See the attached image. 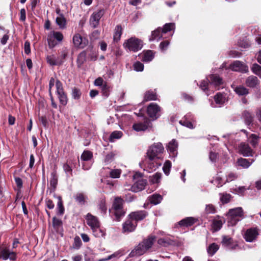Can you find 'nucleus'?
<instances>
[{
  "label": "nucleus",
  "mask_w": 261,
  "mask_h": 261,
  "mask_svg": "<svg viewBox=\"0 0 261 261\" xmlns=\"http://www.w3.org/2000/svg\"><path fill=\"white\" fill-rule=\"evenodd\" d=\"M0 258L3 260L9 259L12 260H15L16 259V253L14 251H10L6 247L3 248L0 252Z\"/></svg>",
  "instance_id": "obj_11"
},
{
  "label": "nucleus",
  "mask_w": 261,
  "mask_h": 261,
  "mask_svg": "<svg viewBox=\"0 0 261 261\" xmlns=\"http://www.w3.org/2000/svg\"><path fill=\"white\" fill-rule=\"evenodd\" d=\"M122 35V28L121 25H118L115 27V32L113 36V39L115 41L120 40Z\"/></svg>",
  "instance_id": "obj_28"
},
{
  "label": "nucleus",
  "mask_w": 261,
  "mask_h": 261,
  "mask_svg": "<svg viewBox=\"0 0 261 261\" xmlns=\"http://www.w3.org/2000/svg\"><path fill=\"white\" fill-rule=\"evenodd\" d=\"M123 46L130 51L136 52L142 48L143 42L137 38L132 37L124 42Z\"/></svg>",
  "instance_id": "obj_3"
},
{
  "label": "nucleus",
  "mask_w": 261,
  "mask_h": 261,
  "mask_svg": "<svg viewBox=\"0 0 261 261\" xmlns=\"http://www.w3.org/2000/svg\"><path fill=\"white\" fill-rule=\"evenodd\" d=\"M149 123V121H146L144 123H135L133 125V128L137 132L144 131L147 128Z\"/></svg>",
  "instance_id": "obj_20"
},
{
  "label": "nucleus",
  "mask_w": 261,
  "mask_h": 261,
  "mask_svg": "<svg viewBox=\"0 0 261 261\" xmlns=\"http://www.w3.org/2000/svg\"><path fill=\"white\" fill-rule=\"evenodd\" d=\"M74 198L80 204L84 205L85 203L86 197L83 193H78L74 196Z\"/></svg>",
  "instance_id": "obj_33"
},
{
  "label": "nucleus",
  "mask_w": 261,
  "mask_h": 261,
  "mask_svg": "<svg viewBox=\"0 0 261 261\" xmlns=\"http://www.w3.org/2000/svg\"><path fill=\"white\" fill-rule=\"evenodd\" d=\"M179 123L184 125V126H185L188 128H194V126H193V124L190 122V121H186V120H180L179 121Z\"/></svg>",
  "instance_id": "obj_61"
},
{
  "label": "nucleus",
  "mask_w": 261,
  "mask_h": 261,
  "mask_svg": "<svg viewBox=\"0 0 261 261\" xmlns=\"http://www.w3.org/2000/svg\"><path fill=\"white\" fill-rule=\"evenodd\" d=\"M56 92L58 95V98L59 99L60 103L63 105H66L67 102V98L66 94L65 93L62 83L57 80L56 82Z\"/></svg>",
  "instance_id": "obj_8"
},
{
  "label": "nucleus",
  "mask_w": 261,
  "mask_h": 261,
  "mask_svg": "<svg viewBox=\"0 0 261 261\" xmlns=\"http://www.w3.org/2000/svg\"><path fill=\"white\" fill-rule=\"evenodd\" d=\"M259 235V229L252 227L246 230V241L252 242L255 241Z\"/></svg>",
  "instance_id": "obj_10"
},
{
  "label": "nucleus",
  "mask_w": 261,
  "mask_h": 261,
  "mask_svg": "<svg viewBox=\"0 0 261 261\" xmlns=\"http://www.w3.org/2000/svg\"><path fill=\"white\" fill-rule=\"evenodd\" d=\"M134 68L137 71H142L144 69V65L140 62H137L134 64Z\"/></svg>",
  "instance_id": "obj_51"
},
{
  "label": "nucleus",
  "mask_w": 261,
  "mask_h": 261,
  "mask_svg": "<svg viewBox=\"0 0 261 261\" xmlns=\"http://www.w3.org/2000/svg\"><path fill=\"white\" fill-rule=\"evenodd\" d=\"M81 93L80 90L74 88L72 92V96L74 99H79L81 97Z\"/></svg>",
  "instance_id": "obj_52"
},
{
  "label": "nucleus",
  "mask_w": 261,
  "mask_h": 261,
  "mask_svg": "<svg viewBox=\"0 0 261 261\" xmlns=\"http://www.w3.org/2000/svg\"><path fill=\"white\" fill-rule=\"evenodd\" d=\"M156 99V95L153 92L148 91L144 95V100L147 101Z\"/></svg>",
  "instance_id": "obj_37"
},
{
  "label": "nucleus",
  "mask_w": 261,
  "mask_h": 261,
  "mask_svg": "<svg viewBox=\"0 0 261 261\" xmlns=\"http://www.w3.org/2000/svg\"><path fill=\"white\" fill-rule=\"evenodd\" d=\"M147 212L144 211H137L131 213L128 217L133 220L138 222L144 219L147 216Z\"/></svg>",
  "instance_id": "obj_13"
},
{
  "label": "nucleus",
  "mask_w": 261,
  "mask_h": 261,
  "mask_svg": "<svg viewBox=\"0 0 261 261\" xmlns=\"http://www.w3.org/2000/svg\"><path fill=\"white\" fill-rule=\"evenodd\" d=\"M164 147L160 142L154 143L147 150V156L150 161L162 160Z\"/></svg>",
  "instance_id": "obj_1"
},
{
  "label": "nucleus",
  "mask_w": 261,
  "mask_h": 261,
  "mask_svg": "<svg viewBox=\"0 0 261 261\" xmlns=\"http://www.w3.org/2000/svg\"><path fill=\"white\" fill-rule=\"evenodd\" d=\"M175 28V24L173 23H166L164 25L162 29V33H166L167 32L174 29Z\"/></svg>",
  "instance_id": "obj_46"
},
{
  "label": "nucleus",
  "mask_w": 261,
  "mask_h": 261,
  "mask_svg": "<svg viewBox=\"0 0 261 261\" xmlns=\"http://www.w3.org/2000/svg\"><path fill=\"white\" fill-rule=\"evenodd\" d=\"M232 242V239L228 236H223L222 237V244L224 246L229 247L230 248H232L231 243Z\"/></svg>",
  "instance_id": "obj_36"
},
{
  "label": "nucleus",
  "mask_w": 261,
  "mask_h": 261,
  "mask_svg": "<svg viewBox=\"0 0 261 261\" xmlns=\"http://www.w3.org/2000/svg\"><path fill=\"white\" fill-rule=\"evenodd\" d=\"M121 174V170L118 169H113L110 172V177L113 178H119Z\"/></svg>",
  "instance_id": "obj_42"
},
{
  "label": "nucleus",
  "mask_w": 261,
  "mask_h": 261,
  "mask_svg": "<svg viewBox=\"0 0 261 261\" xmlns=\"http://www.w3.org/2000/svg\"><path fill=\"white\" fill-rule=\"evenodd\" d=\"M144 245L142 243H140L136 248L131 252L130 255L132 256L141 255L144 254L147 249L144 246Z\"/></svg>",
  "instance_id": "obj_19"
},
{
  "label": "nucleus",
  "mask_w": 261,
  "mask_h": 261,
  "mask_svg": "<svg viewBox=\"0 0 261 261\" xmlns=\"http://www.w3.org/2000/svg\"><path fill=\"white\" fill-rule=\"evenodd\" d=\"M82 244V243L80 238L79 236H76L74 239V243L72 245L73 248L78 249L81 247Z\"/></svg>",
  "instance_id": "obj_47"
},
{
  "label": "nucleus",
  "mask_w": 261,
  "mask_h": 261,
  "mask_svg": "<svg viewBox=\"0 0 261 261\" xmlns=\"http://www.w3.org/2000/svg\"><path fill=\"white\" fill-rule=\"evenodd\" d=\"M161 177V174L156 173L152 176L150 177V180L152 183H158Z\"/></svg>",
  "instance_id": "obj_49"
},
{
  "label": "nucleus",
  "mask_w": 261,
  "mask_h": 261,
  "mask_svg": "<svg viewBox=\"0 0 261 261\" xmlns=\"http://www.w3.org/2000/svg\"><path fill=\"white\" fill-rule=\"evenodd\" d=\"M171 168V162L169 160L166 161L163 166V170L164 173L166 175H168L169 174Z\"/></svg>",
  "instance_id": "obj_45"
},
{
  "label": "nucleus",
  "mask_w": 261,
  "mask_h": 261,
  "mask_svg": "<svg viewBox=\"0 0 261 261\" xmlns=\"http://www.w3.org/2000/svg\"><path fill=\"white\" fill-rule=\"evenodd\" d=\"M134 180L137 179L132 186L125 185L126 189L134 192H138L143 190L146 185V180L142 178L140 173H136L133 176Z\"/></svg>",
  "instance_id": "obj_2"
},
{
  "label": "nucleus",
  "mask_w": 261,
  "mask_h": 261,
  "mask_svg": "<svg viewBox=\"0 0 261 261\" xmlns=\"http://www.w3.org/2000/svg\"><path fill=\"white\" fill-rule=\"evenodd\" d=\"M246 124L250 126L253 120L252 116L248 113H246Z\"/></svg>",
  "instance_id": "obj_62"
},
{
  "label": "nucleus",
  "mask_w": 261,
  "mask_h": 261,
  "mask_svg": "<svg viewBox=\"0 0 261 261\" xmlns=\"http://www.w3.org/2000/svg\"><path fill=\"white\" fill-rule=\"evenodd\" d=\"M56 23L61 29H63L66 25V19L63 16L57 17Z\"/></svg>",
  "instance_id": "obj_40"
},
{
  "label": "nucleus",
  "mask_w": 261,
  "mask_h": 261,
  "mask_svg": "<svg viewBox=\"0 0 261 261\" xmlns=\"http://www.w3.org/2000/svg\"><path fill=\"white\" fill-rule=\"evenodd\" d=\"M137 225V222L129 218L123 224V232H130L133 231L135 229Z\"/></svg>",
  "instance_id": "obj_12"
},
{
  "label": "nucleus",
  "mask_w": 261,
  "mask_h": 261,
  "mask_svg": "<svg viewBox=\"0 0 261 261\" xmlns=\"http://www.w3.org/2000/svg\"><path fill=\"white\" fill-rule=\"evenodd\" d=\"M54 39L61 42L63 39V35L60 32H50L47 36V42L49 48H53L56 45L57 43L55 42Z\"/></svg>",
  "instance_id": "obj_7"
},
{
  "label": "nucleus",
  "mask_w": 261,
  "mask_h": 261,
  "mask_svg": "<svg viewBox=\"0 0 261 261\" xmlns=\"http://www.w3.org/2000/svg\"><path fill=\"white\" fill-rule=\"evenodd\" d=\"M211 83L215 87H218L222 84V80L218 75H212L210 76Z\"/></svg>",
  "instance_id": "obj_25"
},
{
  "label": "nucleus",
  "mask_w": 261,
  "mask_h": 261,
  "mask_svg": "<svg viewBox=\"0 0 261 261\" xmlns=\"http://www.w3.org/2000/svg\"><path fill=\"white\" fill-rule=\"evenodd\" d=\"M63 167L64 171L66 172L67 175H70L72 174V170L68 164H64Z\"/></svg>",
  "instance_id": "obj_58"
},
{
  "label": "nucleus",
  "mask_w": 261,
  "mask_h": 261,
  "mask_svg": "<svg viewBox=\"0 0 261 261\" xmlns=\"http://www.w3.org/2000/svg\"><path fill=\"white\" fill-rule=\"evenodd\" d=\"M234 90L239 95H243L245 94V88L242 86L236 87L234 88Z\"/></svg>",
  "instance_id": "obj_55"
},
{
  "label": "nucleus",
  "mask_w": 261,
  "mask_h": 261,
  "mask_svg": "<svg viewBox=\"0 0 261 261\" xmlns=\"http://www.w3.org/2000/svg\"><path fill=\"white\" fill-rule=\"evenodd\" d=\"M227 215L229 222L231 225H234L243 216V210L240 207L230 209Z\"/></svg>",
  "instance_id": "obj_4"
},
{
  "label": "nucleus",
  "mask_w": 261,
  "mask_h": 261,
  "mask_svg": "<svg viewBox=\"0 0 261 261\" xmlns=\"http://www.w3.org/2000/svg\"><path fill=\"white\" fill-rule=\"evenodd\" d=\"M114 157V154L112 152H111V153L108 154L106 156V158L105 159V162L106 164L111 163L113 160Z\"/></svg>",
  "instance_id": "obj_59"
},
{
  "label": "nucleus",
  "mask_w": 261,
  "mask_h": 261,
  "mask_svg": "<svg viewBox=\"0 0 261 261\" xmlns=\"http://www.w3.org/2000/svg\"><path fill=\"white\" fill-rule=\"evenodd\" d=\"M162 29L160 28H158L152 32L151 35L149 38V41H151L155 39H160L162 37Z\"/></svg>",
  "instance_id": "obj_23"
},
{
  "label": "nucleus",
  "mask_w": 261,
  "mask_h": 261,
  "mask_svg": "<svg viewBox=\"0 0 261 261\" xmlns=\"http://www.w3.org/2000/svg\"><path fill=\"white\" fill-rule=\"evenodd\" d=\"M246 136L247 137L248 142L252 146L255 147L258 143L259 136L256 134H251L246 132Z\"/></svg>",
  "instance_id": "obj_14"
},
{
  "label": "nucleus",
  "mask_w": 261,
  "mask_h": 261,
  "mask_svg": "<svg viewBox=\"0 0 261 261\" xmlns=\"http://www.w3.org/2000/svg\"><path fill=\"white\" fill-rule=\"evenodd\" d=\"M214 99L216 103L221 105H223L226 100L225 97L220 93H217L215 95Z\"/></svg>",
  "instance_id": "obj_34"
},
{
  "label": "nucleus",
  "mask_w": 261,
  "mask_h": 261,
  "mask_svg": "<svg viewBox=\"0 0 261 261\" xmlns=\"http://www.w3.org/2000/svg\"><path fill=\"white\" fill-rule=\"evenodd\" d=\"M162 200V197L159 194H153L149 197L150 202L155 205L160 203Z\"/></svg>",
  "instance_id": "obj_30"
},
{
  "label": "nucleus",
  "mask_w": 261,
  "mask_h": 261,
  "mask_svg": "<svg viewBox=\"0 0 261 261\" xmlns=\"http://www.w3.org/2000/svg\"><path fill=\"white\" fill-rule=\"evenodd\" d=\"M105 12L106 10L104 9H100L94 11L90 17V26L93 28H96L99 25L100 18L104 15Z\"/></svg>",
  "instance_id": "obj_6"
},
{
  "label": "nucleus",
  "mask_w": 261,
  "mask_h": 261,
  "mask_svg": "<svg viewBox=\"0 0 261 261\" xmlns=\"http://www.w3.org/2000/svg\"><path fill=\"white\" fill-rule=\"evenodd\" d=\"M196 222L193 217H187L179 222V225L181 226L188 227L192 225Z\"/></svg>",
  "instance_id": "obj_21"
},
{
  "label": "nucleus",
  "mask_w": 261,
  "mask_h": 261,
  "mask_svg": "<svg viewBox=\"0 0 261 261\" xmlns=\"http://www.w3.org/2000/svg\"><path fill=\"white\" fill-rule=\"evenodd\" d=\"M153 58L154 55L152 51L148 50L144 52L142 60L144 62H149L151 61L153 59Z\"/></svg>",
  "instance_id": "obj_32"
},
{
  "label": "nucleus",
  "mask_w": 261,
  "mask_h": 261,
  "mask_svg": "<svg viewBox=\"0 0 261 261\" xmlns=\"http://www.w3.org/2000/svg\"><path fill=\"white\" fill-rule=\"evenodd\" d=\"M47 62L51 66L59 65L62 64V61L56 59L54 55L47 56L46 57Z\"/></svg>",
  "instance_id": "obj_24"
},
{
  "label": "nucleus",
  "mask_w": 261,
  "mask_h": 261,
  "mask_svg": "<svg viewBox=\"0 0 261 261\" xmlns=\"http://www.w3.org/2000/svg\"><path fill=\"white\" fill-rule=\"evenodd\" d=\"M160 107L155 103H151L147 107V112L148 116L153 120L160 116Z\"/></svg>",
  "instance_id": "obj_9"
},
{
  "label": "nucleus",
  "mask_w": 261,
  "mask_h": 261,
  "mask_svg": "<svg viewBox=\"0 0 261 261\" xmlns=\"http://www.w3.org/2000/svg\"><path fill=\"white\" fill-rule=\"evenodd\" d=\"M57 178L56 174L54 173H51V178L50 180V184L51 187L55 188L57 184Z\"/></svg>",
  "instance_id": "obj_56"
},
{
  "label": "nucleus",
  "mask_w": 261,
  "mask_h": 261,
  "mask_svg": "<svg viewBox=\"0 0 261 261\" xmlns=\"http://www.w3.org/2000/svg\"><path fill=\"white\" fill-rule=\"evenodd\" d=\"M123 199L121 197H117L115 198L113 204V210L117 221H119V219L125 214V212L123 210Z\"/></svg>",
  "instance_id": "obj_5"
},
{
  "label": "nucleus",
  "mask_w": 261,
  "mask_h": 261,
  "mask_svg": "<svg viewBox=\"0 0 261 261\" xmlns=\"http://www.w3.org/2000/svg\"><path fill=\"white\" fill-rule=\"evenodd\" d=\"M219 246L214 243L210 244L207 248V252L210 256H213L219 249Z\"/></svg>",
  "instance_id": "obj_27"
},
{
  "label": "nucleus",
  "mask_w": 261,
  "mask_h": 261,
  "mask_svg": "<svg viewBox=\"0 0 261 261\" xmlns=\"http://www.w3.org/2000/svg\"><path fill=\"white\" fill-rule=\"evenodd\" d=\"M205 212L207 214H214L216 212V209L213 205L209 204L206 205Z\"/></svg>",
  "instance_id": "obj_50"
},
{
  "label": "nucleus",
  "mask_w": 261,
  "mask_h": 261,
  "mask_svg": "<svg viewBox=\"0 0 261 261\" xmlns=\"http://www.w3.org/2000/svg\"><path fill=\"white\" fill-rule=\"evenodd\" d=\"M93 156L92 153L90 151H84L81 155V159L85 161L90 160Z\"/></svg>",
  "instance_id": "obj_41"
},
{
  "label": "nucleus",
  "mask_w": 261,
  "mask_h": 261,
  "mask_svg": "<svg viewBox=\"0 0 261 261\" xmlns=\"http://www.w3.org/2000/svg\"><path fill=\"white\" fill-rule=\"evenodd\" d=\"M62 225V221L57 219L56 217H54L53 219V225L56 229H58Z\"/></svg>",
  "instance_id": "obj_48"
},
{
  "label": "nucleus",
  "mask_w": 261,
  "mask_h": 261,
  "mask_svg": "<svg viewBox=\"0 0 261 261\" xmlns=\"http://www.w3.org/2000/svg\"><path fill=\"white\" fill-rule=\"evenodd\" d=\"M72 40L74 46L77 47L83 48L87 44L86 41L84 40L82 36L79 34L73 36Z\"/></svg>",
  "instance_id": "obj_15"
},
{
  "label": "nucleus",
  "mask_w": 261,
  "mask_h": 261,
  "mask_svg": "<svg viewBox=\"0 0 261 261\" xmlns=\"http://www.w3.org/2000/svg\"><path fill=\"white\" fill-rule=\"evenodd\" d=\"M86 220L87 224L91 227V229L96 226H98V225L100 224L97 218L90 213H88L86 215Z\"/></svg>",
  "instance_id": "obj_16"
},
{
  "label": "nucleus",
  "mask_w": 261,
  "mask_h": 261,
  "mask_svg": "<svg viewBox=\"0 0 261 261\" xmlns=\"http://www.w3.org/2000/svg\"><path fill=\"white\" fill-rule=\"evenodd\" d=\"M237 175L233 173H230L226 177V181L230 182L237 178Z\"/></svg>",
  "instance_id": "obj_64"
},
{
  "label": "nucleus",
  "mask_w": 261,
  "mask_h": 261,
  "mask_svg": "<svg viewBox=\"0 0 261 261\" xmlns=\"http://www.w3.org/2000/svg\"><path fill=\"white\" fill-rule=\"evenodd\" d=\"M177 147L178 143L174 139H173L168 143L167 150L173 156H175L177 154Z\"/></svg>",
  "instance_id": "obj_18"
},
{
  "label": "nucleus",
  "mask_w": 261,
  "mask_h": 261,
  "mask_svg": "<svg viewBox=\"0 0 261 261\" xmlns=\"http://www.w3.org/2000/svg\"><path fill=\"white\" fill-rule=\"evenodd\" d=\"M224 220L219 216L215 218L213 221L212 227L214 231L219 230L224 223Z\"/></svg>",
  "instance_id": "obj_17"
},
{
  "label": "nucleus",
  "mask_w": 261,
  "mask_h": 261,
  "mask_svg": "<svg viewBox=\"0 0 261 261\" xmlns=\"http://www.w3.org/2000/svg\"><path fill=\"white\" fill-rule=\"evenodd\" d=\"M244 68V65L242 62L239 61H236L230 66L232 70L235 71H240Z\"/></svg>",
  "instance_id": "obj_29"
},
{
  "label": "nucleus",
  "mask_w": 261,
  "mask_h": 261,
  "mask_svg": "<svg viewBox=\"0 0 261 261\" xmlns=\"http://www.w3.org/2000/svg\"><path fill=\"white\" fill-rule=\"evenodd\" d=\"M26 19L25 15V10L22 8L20 11V20L21 21H24Z\"/></svg>",
  "instance_id": "obj_63"
},
{
  "label": "nucleus",
  "mask_w": 261,
  "mask_h": 261,
  "mask_svg": "<svg viewBox=\"0 0 261 261\" xmlns=\"http://www.w3.org/2000/svg\"><path fill=\"white\" fill-rule=\"evenodd\" d=\"M246 84L250 87H255L259 84V81L257 77L250 76L246 81Z\"/></svg>",
  "instance_id": "obj_22"
},
{
  "label": "nucleus",
  "mask_w": 261,
  "mask_h": 261,
  "mask_svg": "<svg viewBox=\"0 0 261 261\" xmlns=\"http://www.w3.org/2000/svg\"><path fill=\"white\" fill-rule=\"evenodd\" d=\"M98 206L102 213L103 214L106 213L107 208L106 205V201L105 200L102 199L100 201Z\"/></svg>",
  "instance_id": "obj_53"
},
{
  "label": "nucleus",
  "mask_w": 261,
  "mask_h": 261,
  "mask_svg": "<svg viewBox=\"0 0 261 261\" xmlns=\"http://www.w3.org/2000/svg\"><path fill=\"white\" fill-rule=\"evenodd\" d=\"M170 44V42L168 40L162 41L160 43V48L162 51H165L167 49Z\"/></svg>",
  "instance_id": "obj_57"
},
{
  "label": "nucleus",
  "mask_w": 261,
  "mask_h": 261,
  "mask_svg": "<svg viewBox=\"0 0 261 261\" xmlns=\"http://www.w3.org/2000/svg\"><path fill=\"white\" fill-rule=\"evenodd\" d=\"M68 50L66 48H64L61 52V55L59 58L58 60L59 61H62V62L63 60L66 58L68 54Z\"/></svg>",
  "instance_id": "obj_60"
},
{
  "label": "nucleus",
  "mask_w": 261,
  "mask_h": 261,
  "mask_svg": "<svg viewBox=\"0 0 261 261\" xmlns=\"http://www.w3.org/2000/svg\"><path fill=\"white\" fill-rule=\"evenodd\" d=\"M252 71L261 78V66L257 64H253L251 67Z\"/></svg>",
  "instance_id": "obj_38"
},
{
  "label": "nucleus",
  "mask_w": 261,
  "mask_h": 261,
  "mask_svg": "<svg viewBox=\"0 0 261 261\" xmlns=\"http://www.w3.org/2000/svg\"><path fill=\"white\" fill-rule=\"evenodd\" d=\"M86 60V53L85 51H82L81 53L77 58V66L79 67H81V66L84 64V63Z\"/></svg>",
  "instance_id": "obj_31"
},
{
  "label": "nucleus",
  "mask_w": 261,
  "mask_h": 261,
  "mask_svg": "<svg viewBox=\"0 0 261 261\" xmlns=\"http://www.w3.org/2000/svg\"><path fill=\"white\" fill-rule=\"evenodd\" d=\"M93 234L96 237H102L105 235V231L102 230L100 227V224L98 226H95L92 228Z\"/></svg>",
  "instance_id": "obj_26"
},
{
  "label": "nucleus",
  "mask_w": 261,
  "mask_h": 261,
  "mask_svg": "<svg viewBox=\"0 0 261 261\" xmlns=\"http://www.w3.org/2000/svg\"><path fill=\"white\" fill-rule=\"evenodd\" d=\"M58 213L60 215H62L64 213V208L62 204V201L61 200V198L60 197H59V201L58 202Z\"/></svg>",
  "instance_id": "obj_54"
},
{
  "label": "nucleus",
  "mask_w": 261,
  "mask_h": 261,
  "mask_svg": "<svg viewBox=\"0 0 261 261\" xmlns=\"http://www.w3.org/2000/svg\"><path fill=\"white\" fill-rule=\"evenodd\" d=\"M220 200L223 203H227L230 201L231 196L229 194H220Z\"/></svg>",
  "instance_id": "obj_43"
},
{
  "label": "nucleus",
  "mask_w": 261,
  "mask_h": 261,
  "mask_svg": "<svg viewBox=\"0 0 261 261\" xmlns=\"http://www.w3.org/2000/svg\"><path fill=\"white\" fill-rule=\"evenodd\" d=\"M158 243L163 246H167L172 243L171 240L166 238H161L158 240Z\"/></svg>",
  "instance_id": "obj_44"
},
{
  "label": "nucleus",
  "mask_w": 261,
  "mask_h": 261,
  "mask_svg": "<svg viewBox=\"0 0 261 261\" xmlns=\"http://www.w3.org/2000/svg\"><path fill=\"white\" fill-rule=\"evenodd\" d=\"M122 136V133L121 131H114L110 136V141L113 142L115 139H120Z\"/></svg>",
  "instance_id": "obj_39"
},
{
  "label": "nucleus",
  "mask_w": 261,
  "mask_h": 261,
  "mask_svg": "<svg viewBox=\"0 0 261 261\" xmlns=\"http://www.w3.org/2000/svg\"><path fill=\"white\" fill-rule=\"evenodd\" d=\"M155 237L153 236L149 237L148 239L146 240L143 241L142 243L143 244L144 246L146 248V249L148 250L149 248H150L153 243L154 241Z\"/></svg>",
  "instance_id": "obj_35"
}]
</instances>
